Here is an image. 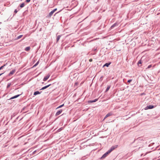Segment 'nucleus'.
Segmentation results:
<instances>
[{
  "label": "nucleus",
  "instance_id": "6e6552de",
  "mask_svg": "<svg viewBox=\"0 0 160 160\" xmlns=\"http://www.w3.org/2000/svg\"><path fill=\"white\" fill-rule=\"evenodd\" d=\"M49 77H50V75H48L47 76L45 77L43 79V81H46L49 78Z\"/></svg>",
  "mask_w": 160,
  "mask_h": 160
},
{
  "label": "nucleus",
  "instance_id": "aec40b11",
  "mask_svg": "<svg viewBox=\"0 0 160 160\" xmlns=\"http://www.w3.org/2000/svg\"><path fill=\"white\" fill-rule=\"evenodd\" d=\"M142 61L141 60H139L138 63V65L139 66V64H142Z\"/></svg>",
  "mask_w": 160,
  "mask_h": 160
},
{
  "label": "nucleus",
  "instance_id": "a211bd4d",
  "mask_svg": "<svg viewBox=\"0 0 160 160\" xmlns=\"http://www.w3.org/2000/svg\"><path fill=\"white\" fill-rule=\"evenodd\" d=\"M112 151L111 149H109L107 152H106V153H107V154H108L109 153H110Z\"/></svg>",
  "mask_w": 160,
  "mask_h": 160
},
{
  "label": "nucleus",
  "instance_id": "c85d7f7f",
  "mask_svg": "<svg viewBox=\"0 0 160 160\" xmlns=\"http://www.w3.org/2000/svg\"><path fill=\"white\" fill-rule=\"evenodd\" d=\"M132 81V79H130V80H129L128 81V83H130V82L131 81Z\"/></svg>",
  "mask_w": 160,
  "mask_h": 160
},
{
  "label": "nucleus",
  "instance_id": "2eb2a0df",
  "mask_svg": "<svg viewBox=\"0 0 160 160\" xmlns=\"http://www.w3.org/2000/svg\"><path fill=\"white\" fill-rule=\"evenodd\" d=\"M30 49V47H28L25 48V50L26 51H28Z\"/></svg>",
  "mask_w": 160,
  "mask_h": 160
},
{
  "label": "nucleus",
  "instance_id": "473e14b6",
  "mask_svg": "<svg viewBox=\"0 0 160 160\" xmlns=\"http://www.w3.org/2000/svg\"><path fill=\"white\" fill-rule=\"evenodd\" d=\"M92 61V58H91V59H89V61L90 62H91Z\"/></svg>",
  "mask_w": 160,
  "mask_h": 160
},
{
  "label": "nucleus",
  "instance_id": "412c9836",
  "mask_svg": "<svg viewBox=\"0 0 160 160\" xmlns=\"http://www.w3.org/2000/svg\"><path fill=\"white\" fill-rule=\"evenodd\" d=\"M11 83H9L8 84L7 86V88H8L10 87V86L11 85Z\"/></svg>",
  "mask_w": 160,
  "mask_h": 160
},
{
  "label": "nucleus",
  "instance_id": "a878e982",
  "mask_svg": "<svg viewBox=\"0 0 160 160\" xmlns=\"http://www.w3.org/2000/svg\"><path fill=\"white\" fill-rule=\"evenodd\" d=\"M39 63V61H38V62H36V63H35L34 65L33 66V67H36V66H37L38 64Z\"/></svg>",
  "mask_w": 160,
  "mask_h": 160
},
{
  "label": "nucleus",
  "instance_id": "f3484780",
  "mask_svg": "<svg viewBox=\"0 0 160 160\" xmlns=\"http://www.w3.org/2000/svg\"><path fill=\"white\" fill-rule=\"evenodd\" d=\"M24 6H25L24 3H22L20 5V8H22Z\"/></svg>",
  "mask_w": 160,
  "mask_h": 160
},
{
  "label": "nucleus",
  "instance_id": "393cba45",
  "mask_svg": "<svg viewBox=\"0 0 160 160\" xmlns=\"http://www.w3.org/2000/svg\"><path fill=\"white\" fill-rule=\"evenodd\" d=\"M64 105V104H62V105H60L59 106H58V108H57V109H58V108H61Z\"/></svg>",
  "mask_w": 160,
  "mask_h": 160
},
{
  "label": "nucleus",
  "instance_id": "dca6fc26",
  "mask_svg": "<svg viewBox=\"0 0 160 160\" xmlns=\"http://www.w3.org/2000/svg\"><path fill=\"white\" fill-rule=\"evenodd\" d=\"M110 63H106L103 66H106L107 67H108V66L110 65Z\"/></svg>",
  "mask_w": 160,
  "mask_h": 160
},
{
  "label": "nucleus",
  "instance_id": "4be33fe9",
  "mask_svg": "<svg viewBox=\"0 0 160 160\" xmlns=\"http://www.w3.org/2000/svg\"><path fill=\"white\" fill-rule=\"evenodd\" d=\"M22 36V35H20L17 37V39H18L20 38Z\"/></svg>",
  "mask_w": 160,
  "mask_h": 160
},
{
  "label": "nucleus",
  "instance_id": "0eeeda50",
  "mask_svg": "<svg viewBox=\"0 0 160 160\" xmlns=\"http://www.w3.org/2000/svg\"><path fill=\"white\" fill-rule=\"evenodd\" d=\"M15 72V70L14 69V70H12L10 72V73H9V74H8V75L9 76L12 75Z\"/></svg>",
  "mask_w": 160,
  "mask_h": 160
},
{
  "label": "nucleus",
  "instance_id": "39448f33",
  "mask_svg": "<svg viewBox=\"0 0 160 160\" xmlns=\"http://www.w3.org/2000/svg\"><path fill=\"white\" fill-rule=\"evenodd\" d=\"M98 99H96L93 100L88 101V103H92L94 102H96L97 101H98Z\"/></svg>",
  "mask_w": 160,
  "mask_h": 160
},
{
  "label": "nucleus",
  "instance_id": "b1692460",
  "mask_svg": "<svg viewBox=\"0 0 160 160\" xmlns=\"http://www.w3.org/2000/svg\"><path fill=\"white\" fill-rule=\"evenodd\" d=\"M110 86H108L107 87V88H106V92H107L108 91V90L110 88Z\"/></svg>",
  "mask_w": 160,
  "mask_h": 160
},
{
  "label": "nucleus",
  "instance_id": "9b49d317",
  "mask_svg": "<svg viewBox=\"0 0 160 160\" xmlns=\"http://www.w3.org/2000/svg\"><path fill=\"white\" fill-rule=\"evenodd\" d=\"M108 154H107V153L106 152L105 153L102 157L101 158L103 159L106 158Z\"/></svg>",
  "mask_w": 160,
  "mask_h": 160
},
{
  "label": "nucleus",
  "instance_id": "72a5a7b5",
  "mask_svg": "<svg viewBox=\"0 0 160 160\" xmlns=\"http://www.w3.org/2000/svg\"><path fill=\"white\" fill-rule=\"evenodd\" d=\"M3 73H2L0 74V76Z\"/></svg>",
  "mask_w": 160,
  "mask_h": 160
},
{
  "label": "nucleus",
  "instance_id": "f257e3e1",
  "mask_svg": "<svg viewBox=\"0 0 160 160\" xmlns=\"http://www.w3.org/2000/svg\"><path fill=\"white\" fill-rule=\"evenodd\" d=\"M154 106L152 105H149L147 106L145 108V110L151 109L154 108Z\"/></svg>",
  "mask_w": 160,
  "mask_h": 160
},
{
  "label": "nucleus",
  "instance_id": "c756f323",
  "mask_svg": "<svg viewBox=\"0 0 160 160\" xmlns=\"http://www.w3.org/2000/svg\"><path fill=\"white\" fill-rule=\"evenodd\" d=\"M30 1V0H26V2L27 3L29 2Z\"/></svg>",
  "mask_w": 160,
  "mask_h": 160
},
{
  "label": "nucleus",
  "instance_id": "cd10ccee",
  "mask_svg": "<svg viewBox=\"0 0 160 160\" xmlns=\"http://www.w3.org/2000/svg\"><path fill=\"white\" fill-rule=\"evenodd\" d=\"M151 67H152V65H149L148 66V68H151Z\"/></svg>",
  "mask_w": 160,
  "mask_h": 160
},
{
  "label": "nucleus",
  "instance_id": "1a4fd4ad",
  "mask_svg": "<svg viewBox=\"0 0 160 160\" xmlns=\"http://www.w3.org/2000/svg\"><path fill=\"white\" fill-rule=\"evenodd\" d=\"M51 85V84H49L48 85H47L46 86H45L43 87H42L41 89H40L41 90H43L44 89H45L47 88H48L49 86H50Z\"/></svg>",
  "mask_w": 160,
  "mask_h": 160
},
{
  "label": "nucleus",
  "instance_id": "f704fd0d",
  "mask_svg": "<svg viewBox=\"0 0 160 160\" xmlns=\"http://www.w3.org/2000/svg\"><path fill=\"white\" fill-rule=\"evenodd\" d=\"M138 139H139V138H137V139H136V140H138Z\"/></svg>",
  "mask_w": 160,
  "mask_h": 160
},
{
  "label": "nucleus",
  "instance_id": "20e7f679",
  "mask_svg": "<svg viewBox=\"0 0 160 160\" xmlns=\"http://www.w3.org/2000/svg\"><path fill=\"white\" fill-rule=\"evenodd\" d=\"M118 24L117 23H115L111 26L110 28L112 29L114 27L118 26Z\"/></svg>",
  "mask_w": 160,
  "mask_h": 160
},
{
  "label": "nucleus",
  "instance_id": "f03ea898",
  "mask_svg": "<svg viewBox=\"0 0 160 160\" xmlns=\"http://www.w3.org/2000/svg\"><path fill=\"white\" fill-rule=\"evenodd\" d=\"M62 109H61L58 111L56 113L55 116H57L60 114L61 112H62Z\"/></svg>",
  "mask_w": 160,
  "mask_h": 160
},
{
  "label": "nucleus",
  "instance_id": "5701e85b",
  "mask_svg": "<svg viewBox=\"0 0 160 160\" xmlns=\"http://www.w3.org/2000/svg\"><path fill=\"white\" fill-rule=\"evenodd\" d=\"M6 66V64H4L1 67H0V70H1V69H2L3 68Z\"/></svg>",
  "mask_w": 160,
  "mask_h": 160
},
{
  "label": "nucleus",
  "instance_id": "7c9ffc66",
  "mask_svg": "<svg viewBox=\"0 0 160 160\" xmlns=\"http://www.w3.org/2000/svg\"><path fill=\"white\" fill-rule=\"evenodd\" d=\"M57 10V9L55 8V9H53L52 11L54 12Z\"/></svg>",
  "mask_w": 160,
  "mask_h": 160
},
{
  "label": "nucleus",
  "instance_id": "423d86ee",
  "mask_svg": "<svg viewBox=\"0 0 160 160\" xmlns=\"http://www.w3.org/2000/svg\"><path fill=\"white\" fill-rule=\"evenodd\" d=\"M118 146V145H115L114 146H112L110 148V149L113 151L115 148H117Z\"/></svg>",
  "mask_w": 160,
  "mask_h": 160
},
{
  "label": "nucleus",
  "instance_id": "ddd939ff",
  "mask_svg": "<svg viewBox=\"0 0 160 160\" xmlns=\"http://www.w3.org/2000/svg\"><path fill=\"white\" fill-rule=\"evenodd\" d=\"M41 92H39V91H36V92H34L33 95H36L38 94H40Z\"/></svg>",
  "mask_w": 160,
  "mask_h": 160
},
{
  "label": "nucleus",
  "instance_id": "2f4dec72",
  "mask_svg": "<svg viewBox=\"0 0 160 160\" xmlns=\"http://www.w3.org/2000/svg\"><path fill=\"white\" fill-rule=\"evenodd\" d=\"M18 11L16 9L14 11V12L15 13H17V12H18Z\"/></svg>",
  "mask_w": 160,
  "mask_h": 160
},
{
  "label": "nucleus",
  "instance_id": "6ab92c4d",
  "mask_svg": "<svg viewBox=\"0 0 160 160\" xmlns=\"http://www.w3.org/2000/svg\"><path fill=\"white\" fill-rule=\"evenodd\" d=\"M112 151L111 149H109L107 152H106V153H107V154H108L109 153H110Z\"/></svg>",
  "mask_w": 160,
  "mask_h": 160
},
{
  "label": "nucleus",
  "instance_id": "9d476101",
  "mask_svg": "<svg viewBox=\"0 0 160 160\" xmlns=\"http://www.w3.org/2000/svg\"><path fill=\"white\" fill-rule=\"evenodd\" d=\"M20 95V94H18V95H15V96H14L13 97H11L10 98V99H13L14 98H17Z\"/></svg>",
  "mask_w": 160,
  "mask_h": 160
},
{
  "label": "nucleus",
  "instance_id": "bb28decb",
  "mask_svg": "<svg viewBox=\"0 0 160 160\" xmlns=\"http://www.w3.org/2000/svg\"><path fill=\"white\" fill-rule=\"evenodd\" d=\"M102 79H103V77L102 76V77H101L99 79V80L101 81H102Z\"/></svg>",
  "mask_w": 160,
  "mask_h": 160
},
{
  "label": "nucleus",
  "instance_id": "7ed1b4c3",
  "mask_svg": "<svg viewBox=\"0 0 160 160\" xmlns=\"http://www.w3.org/2000/svg\"><path fill=\"white\" fill-rule=\"evenodd\" d=\"M112 114L111 113V112H110V113H108L106 116H105V117L104 119H103V120H104V119H105L106 118H108V117L110 116H111V115H112Z\"/></svg>",
  "mask_w": 160,
  "mask_h": 160
},
{
  "label": "nucleus",
  "instance_id": "4468645a",
  "mask_svg": "<svg viewBox=\"0 0 160 160\" xmlns=\"http://www.w3.org/2000/svg\"><path fill=\"white\" fill-rule=\"evenodd\" d=\"M61 36V35H59L57 36V42H58Z\"/></svg>",
  "mask_w": 160,
  "mask_h": 160
},
{
  "label": "nucleus",
  "instance_id": "f8f14e48",
  "mask_svg": "<svg viewBox=\"0 0 160 160\" xmlns=\"http://www.w3.org/2000/svg\"><path fill=\"white\" fill-rule=\"evenodd\" d=\"M54 12L52 11H51L49 14L48 15V17H51V16L52 15L53 13H54Z\"/></svg>",
  "mask_w": 160,
  "mask_h": 160
}]
</instances>
